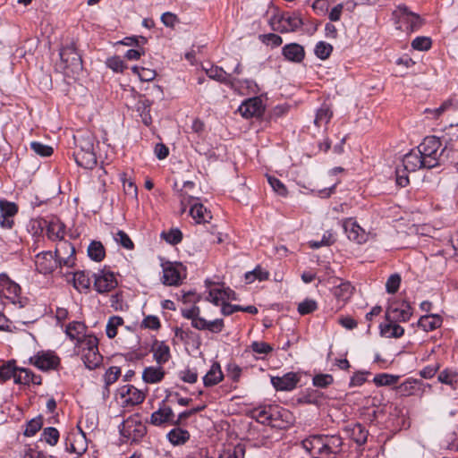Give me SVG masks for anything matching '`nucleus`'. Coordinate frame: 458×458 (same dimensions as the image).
I'll use <instances>...</instances> for the list:
<instances>
[{
  "mask_svg": "<svg viewBox=\"0 0 458 458\" xmlns=\"http://www.w3.org/2000/svg\"><path fill=\"white\" fill-rule=\"evenodd\" d=\"M18 212V207L14 202L0 199V225L3 228L10 229L13 225L12 217Z\"/></svg>",
  "mask_w": 458,
  "mask_h": 458,
  "instance_id": "obj_13",
  "label": "nucleus"
},
{
  "mask_svg": "<svg viewBox=\"0 0 458 458\" xmlns=\"http://www.w3.org/2000/svg\"><path fill=\"white\" fill-rule=\"evenodd\" d=\"M107 66L114 72H123L127 67L119 56H113L106 61Z\"/></svg>",
  "mask_w": 458,
  "mask_h": 458,
  "instance_id": "obj_63",
  "label": "nucleus"
},
{
  "mask_svg": "<svg viewBox=\"0 0 458 458\" xmlns=\"http://www.w3.org/2000/svg\"><path fill=\"white\" fill-rule=\"evenodd\" d=\"M164 239L170 244L175 245L182 239V232L179 229H171L168 233H163Z\"/></svg>",
  "mask_w": 458,
  "mask_h": 458,
  "instance_id": "obj_61",
  "label": "nucleus"
},
{
  "mask_svg": "<svg viewBox=\"0 0 458 458\" xmlns=\"http://www.w3.org/2000/svg\"><path fill=\"white\" fill-rule=\"evenodd\" d=\"M30 361L41 370L54 369L59 364L58 357L50 352H38Z\"/></svg>",
  "mask_w": 458,
  "mask_h": 458,
  "instance_id": "obj_16",
  "label": "nucleus"
},
{
  "mask_svg": "<svg viewBox=\"0 0 458 458\" xmlns=\"http://www.w3.org/2000/svg\"><path fill=\"white\" fill-rule=\"evenodd\" d=\"M167 438L172 445H180L189 440L190 433L186 429L177 427L168 432Z\"/></svg>",
  "mask_w": 458,
  "mask_h": 458,
  "instance_id": "obj_32",
  "label": "nucleus"
},
{
  "mask_svg": "<svg viewBox=\"0 0 458 458\" xmlns=\"http://www.w3.org/2000/svg\"><path fill=\"white\" fill-rule=\"evenodd\" d=\"M282 52L285 59L294 63H301L305 56L304 48L297 43L285 45Z\"/></svg>",
  "mask_w": 458,
  "mask_h": 458,
  "instance_id": "obj_22",
  "label": "nucleus"
},
{
  "mask_svg": "<svg viewBox=\"0 0 458 458\" xmlns=\"http://www.w3.org/2000/svg\"><path fill=\"white\" fill-rule=\"evenodd\" d=\"M403 171L415 172L420 168H426V165L422 159L420 150H411L403 158Z\"/></svg>",
  "mask_w": 458,
  "mask_h": 458,
  "instance_id": "obj_19",
  "label": "nucleus"
},
{
  "mask_svg": "<svg viewBox=\"0 0 458 458\" xmlns=\"http://www.w3.org/2000/svg\"><path fill=\"white\" fill-rule=\"evenodd\" d=\"M64 225L60 221H51L47 226V235L51 241L63 242L64 237Z\"/></svg>",
  "mask_w": 458,
  "mask_h": 458,
  "instance_id": "obj_28",
  "label": "nucleus"
},
{
  "mask_svg": "<svg viewBox=\"0 0 458 458\" xmlns=\"http://www.w3.org/2000/svg\"><path fill=\"white\" fill-rule=\"evenodd\" d=\"M432 41L428 37H417L411 42L413 49L420 51H427L431 47Z\"/></svg>",
  "mask_w": 458,
  "mask_h": 458,
  "instance_id": "obj_53",
  "label": "nucleus"
},
{
  "mask_svg": "<svg viewBox=\"0 0 458 458\" xmlns=\"http://www.w3.org/2000/svg\"><path fill=\"white\" fill-rule=\"evenodd\" d=\"M267 182L272 187L273 191L279 196L285 197L288 193L285 185L275 176L267 175Z\"/></svg>",
  "mask_w": 458,
  "mask_h": 458,
  "instance_id": "obj_51",
  "label": "nucleus"
},
{
  "mask_svg": "<svg viewBox=\"0 0 458 458\" xmlns=\"http://www.w3.org/2000/svg\"><path fill=\"white\" fill-rule=\"evenodd\" d=\"M88 255L94 261L99 262L103 260L106 256L103 244L98 241L91 242L88 247Z\"/></svg>",
  "mask_w": 458,
  "mask_h": 458,
  "instance_id": "obj_39",
  "label": "nucleus"
},
{
  "mask_svg": "<svg viewBox=\"0 0 458 458\" xmlns=\"http://www.w3.org/2000/svg\"><path fill=\"white\" fill-rule=\"evenodd\" d=\"M333 51V47L327 42L319 41L315 47V55L321 60L328 58Z\"/></svg>",
  "mask_w": 458,
  "mask_h": 458,
  "instance_id": "obj_48",
  "label": "nucleus"
},
{
  "mask_svg": "<svg viewBox=\"0 0 458 458\" xmlns=\"http://www.w3.org/2000/svg\"><path fill=\"white\" fill-rule=\"evenodd\" d=\"M147 428L143 423L136 419H128L120 426V433L127 441L138 442L146 434Z\"/></svg>",
  "mask_w": 458,
  "mask_h": 458,
  "instance_id": "obj_5",
  "label": "nucleus"
},
{
  "mask_svg": "<svg viewBox=\"0 0 458 458\" xmlns=\"http://www.w3.org/2000/svg\"><path fill=\"white\" fill-rule=\"evenodd\" d=\"M59 439V432L55 428L48 427L45 428L42 434L40 440H44L48 445L54 446L57 444Z\"/></svg>",
  "mask_w": 458,
  "mask_h": 458,
  "instance_id": "obj_44",
  "label": "nucleus"
},
{
  "mask_svg": "<svg viewBox=\"0 0 458 458\" xmlns=\"http://www.w3.org/2000/svg\"><path fill=\"white\" fill-rule=\"evenodd\" d=\"M74 287L78 290L88 289L90 284V280L83 271H78L73 276Z\"/></svg>",
  "mask_w": 458,
  "mask_h": 458,
  "instance_id": "obj_49",
  "label": "nucleus"
},
{
  "mask_svg": "<svg viewBox=\"0 0 458 458\" xmlns=\"http://www.w3.org/2000/svg\"><path fill=\"white\" fill-rule=\"evenodd\" d=\"M301 446L312 458H335L343 451L344 440L339 435H311Z\"/></svg>",
  "mask_w": 458,
  "mask_h": 458,
  "instance_id": "obj_1",
  "label": "nucleus"
},
{
  "mask_svg": "<svg viewBox=\"0 0 458 458\" xmlns=\"http://www.w3.org/2000/svg\"><path fill=\"white\" fill-rule=\"evenodd\" d=\"M262 100L259 97L250 98L242 103L238 112L244 118L259 116L263 113Z\"/></svg>",
  "mask_w": 458,
  "mask_h": 458,
  "instance_id": "obj_11",
  "label": "nucleus"
},
{
  "mask_svg": "<svg viewBox=\"0 0 458 458\" xmlns=\"http://www.w3.org/2000/svg\"><path fill=\"white\" fill-rule=\"evenodd\" d=\"M442 324V318L438 315H425L419 319L418 325L424 331L428 332L439 327Z\"/></svg>",
  "mask_w": 458,
  "mask_h": 458,
  "instance_id": "obj_29",
  "label": "nucleus"
},
{
  "mask_svg": "<svg viewBox=\"0 0 458 458\" xmlns=\"http://www.w3.org/2000/svg\"><path fill=\"white\" fill-rule=\"evenodd\" d=\"M318 309V304L314 300L306 299L298 305V312L301 315L310 314Z\"/></svg>",
  "mask_w": 458,
  "mask_h": 458,
  "instance_id": "obj_56",
  "label": "nucleus"
},
{
  "mask_svg": "<svg viewBox=\"0 0 458 458\" xmlns=\"http://www.w3.org/2000/svg\"><path fill=\"white\" fill-rule=\"evenodd\" d=\"M335 242V239L333 237V233L330 232H327L324 233L321 241H311L310 242V246L312 249H318L321 246H330Z\"/></svg>",
  "mask_w": 458,
  "mask_h": 458,
  "instance_id": "obj_59",
  "label": "nucleus"
},
{
  "mask_svg": "<svg viewBox=\"0 0 458 458\" xmlns=\"http://www.w3.org/2000/svg\"><path fill=\"white\" fill-rule=\"evenodd\" d=\"M204 70L211 80L223 83L233 90L238 89L240 80L232 77V74L227 73L222 67L212 65L210 68H204Z\"/></svg>",
  "mask_w": 458,
  "mask_h": 458,
  "instance_id": "obj_8",
  "label": "nucleus"
},
{
  "mask_svg": "<svg viewBox=\"0 0 458 458\" xmlns=\"http://www.w3.org/2000/svg\"><path fill=\"white\" fill-rule=\"evenodd\" d=\"M14 382L16 384L29 385L32 383L34 385L41 384L40 376L35 375L32 371L24 368H17Z\"/></svg>",
  "mask_w": 458,
  "mask_h": 458,
  "instance_id": "obj_23",
  "label": "nucleus"
},
{
  "mask_svg": "<svg viewBox=\"0 0 458 458\" xmlns=\"http://www.w3.org/2000/svg\"><path fill=\"white\" fill-rule=\"evenodd\" d=\"M123 319L118 316H113L109 318L106 332L108 338L112 339L117 335V327L123 325Z\"/></svg>",
  "mask_w": 458,
  "mask_h": 458,
  "instance_id": "obj_45",
  "label": "nucleus"
},
{
  "mask_svg": "<svg viewBox=\"0 0 458 458\" xmlns=\"http://www.w3.org/2000/svg\"><path fill=\"white\" fill-rule=\"evenodd\" d=\"M118 392L126 404H140L145 399V394L131 385L123 386Z\"/></svg>",
  "mask_w": 458,
  "mask_h": 458,
  "instance_id": "obj_18",
  "label": "nucleus"
},
{
  "mask_svg": "<svg viewBox=\"0 0 458 458\" xmlns=\"http://www.w3.org/2000/svg\"><path fill=\"white\" fill-rule=\"evenodd\" d=\"M121 375V369L119 367H110L104 375V381L106 384V390L109 395V386L114 384Z\"/></svg>",
  "mask_w": 458,
  "mask_h": 458,
  "instance_id": "obj_42",
  "label": "nucleus"
},
{
  "mask_svg": "<svg viewBox=\"0 0 458 458\" xmlns=\"http://www.w3.org/2000/svg\"><path fill=\"white\" fill-rule=\"evenodd\" d=\"M21 287L18 284L12 281L6 274H0V294L15 304L19 299Z\"/></svg>",
  "mask_w": 458,
  "mask_h": 458,
  "instance_id": "obj_10",
  "label": "nucleus"
},
{
  "mask_svg": "<svg viewBox=\"0 0 458 458\" xmlns=\"http://www.w3.org/2000/svg\"><path fill=\"white\" fill-rule=\"evenodd\" d=\"M181 281L179 271L173 266L165 267L163 269L162 282L166 285H177Z\"/></svg>",
  "mask_w": 458,
  "mask_h": 458,
  "instance_id": "obj_34",
  "label": "nucleus"
},
{
  "mask_svg": "<svg viewBox=\"0 0 458 458\" xmlns=\"http://www.w3.org/2000/svg\"><path fill=\"white\" fill-rule=\"evenodd\" d=\"M94 276V287L99 293H107L117 285L114 275L111 272L99 271L98 274H95Z\"/></svg>",
  "mask_w": 458,
  "mask_h": 458,
  "instance_id": "obj_12",
  "label": "nucleus"
},
{
  "mask_svg": "<svg viewBox=\"0 0 458 458\" xmlns=\"http://www.w3.org/2000/svg\"><path fill=\"white\" fill-rule=\"evenodd\" d=\"M332 114L333 113L328 106H321L317 112L314 120L315 124L318 127L321 126L323 123L327 124L330 121Z\"/></svg>",
  "mask_w": 458,
  "mask_h": 458,
  "instance_id": "obj_46",
  "label": "nucleus"
},
{
  "mask_svg": "<svg viewBox=\"0 0 458 458\" xmlns=\"http://www.w3.org/2000/svg\"><path fill=\"white\" fill-rule=\"evenodd\" d=\"M151 102L148 99H140L136 104L137 112L140 113L142 123L145 125H149L152 122L150 115Z\"/></svg>",
  "mask_w": 458,
  "mask_h": 458,
  "instance_id": "obj_37",
  "label": "nucleus"
},
{
  "mask_svg": "<svg viewBox=\"0 0 458 458\" xmlns=\"http://www.w3.org/2000/svg\"><path fill=\"white\" fill-rule=\"evenodd\" d=\"M393 16L405 25L406 32L419 30L424 24V20L416 13H413L405 4H399L393 12Z\"/></svg>",
  "mask_w": 458,
  "mask_h": 458,
  "instance_id": "obj_4",
  "label": "nucleus"
},
{
  "mask_svg": "<svg viewBox=\"0 0 458 458\" xmlns=\"http://www.w3.org/2000/svg\"><path fill=\"white\" fill-rule=\"evenodd\" d=\"M312 381L315 386L326 388L333 384L334 378L330 374H318L314 376Z\"/></svg>",
  "mask_w": 458,
  "mask_h": 458,
  "instance_id": "obj_54",
  "label": "nucleus"
},
{
  "mask_svg": "<svg viewBox=\"0 0 458 458\" xmlns=\"http://www.w3.org/2000/svg\"><path fill=\"white\" fill-rule=\"evenodd\" d=\"M43 426V419L41 416L31 419L26 423L24 436L33 437Z\"/></svg>",
  "mask_w": 458,
  "mask_h": 458,
  "instance_id": "obj_41",
  "label": "nucleus"
},
{
  "mask_svg": "<svg viewBox=\"0 0 458 458\" xmlns=\"http://www.w3.org/2000/svg\"><path fill=\"white\" fill-rule=\"evenodd\" d=\"M401 284V276L399 274L391 275L386 283V290L388 293H395Z\"/></svg>",
  "mask_w": 458,
  "mask_h": 458,
  "instance_id": "obj_57",
  "label": "nucleus"
},
{
  "mask_svg": "<svg viewBox=\"0 0 458 458\" xmlns=\"http://www.w3.org/2000/svg\"><path fill=\"white\" fill-rule=\"evenodd\" d=\"M78 150L76 152L94 151V138L91 135H82L77 140Z\"/></svg>",
  "mask_w": 458,
  "mask_h": 458,
  "instance_id": "obj_43",
  "label": "nucleus"
},
{
  "mask_svg": "<svg viewBox=\"0 0 458 458\" xmlns=\"http://www.w3.org/2000/svg\"><path fill=\"white\" fill-rule=\"evenodd\" d=\"M36 270L42 275L52 274L60 263L52 251H41L34 259Z\"/></svg>",
  "mask_w": 458,
  "mask_h": 458,
  "instance_id": "obj_6",
  "label": "nucleus"
},
{
  "mask_svg": "<svg viewBox=\"0 0 458 458\" xmlns=\"http://www.w3.org/2000/svg\"><path fill=\"white\" fill-rule=\"evenodd\" d=\"M16 370L17 368H15L11 361L3 365L0 368V380L6 381L12 377L15 379Z\"/></svg>",
  "mask_w": 458,
  "mask_h": 458,
  "instance_id": "obj_55",
  "label": "nucleus"
},
{
  "mask_svg": "<svg viewBox=\"0 0 458 458\" xmlns=\"http://www.w3.org/2000/svg\"><path fill=\"white\" fill-rule=\"evenodd\" d=\"M224 378L221 367L218 363L215 362L203 377V384L206 387H210L217 385Z\"/></svg>",
  "mask_w": 458,
  "mask_h": 458,
  "instance_id": "obj_24",
  "label": "nucleus"
},
{
  "mask_svg": "<svg viewBox=\"0 0 458 458\" xmlns=\"http://www.w3.org/2000/svg\"><path fill=\"white\" fill-rule=\"evenodd\" d=\"M344 229L347 233L349 240L353 241L359 244H361L367 241V233L363 228H361L356 221L352 218H348L344 222Z\"/></svg>",
  "mask_w": 458,
  "mask_h": 458,
  "instance_id": "obj_14",
  "label": "nucleus"
},
{
  "mask_svg": "<svg viewBox=\"0 0 458 458\" xmlns=\"http://www.w3.org/2000/svg\"><path fill=\"white\" fill-rule=\"evenodd\" d=\"M380 333L386 337L399 338L404 334V329L396 322H388L385 325H380Z\"/></svg>",
  "mask_w": 458,
  "mask_h": 458,
  "instance_id": "obj_35",
  "label": "nucleus"
},
{
  "mask_svg": "<svg viewBox=\"0 0 458 458\" xmlns=\"http://www.w3.org/2000/svg\"><path fill=\"white\" fill-rule=\"evenodd\" d=\"M54 253L60 263V267H72L74 265L75 248L71 242L67 241L60 242Z\"/></svg>",
  "mask_w": 458,
  "mask_h": 458,
  "instance_id": "obj_9",
  "label": "nucleus"
},
{
  "mask_svg": "<svg viewBox=\"0 0 458 458\" xmlns=\"http://www.w3.org/2000/svg\"><path fill=\"white\" fill-rule=\"evenodd\" d=\"M412 309L409 302L403 301L401 303H391L386 311V319L388 322H405L410 319Z\"/></svg>",
  "mask_w": 458,
  "mask_h": 458,
  "instance_id": "obj_7",
  "label": "nucleus"
},
{
  "mask_svg": "<svg viewBox=\"0 0 458 458\" xmlns=\"http://www.w3.org/2000/svg\"><path fill=\"white\" fill-rule=\"evenodd\" d=\"M30 148L40 157H49L53 154V148L38 141H32Z\"/></svg>",
  "mask_w": 458,
  "mask_h": 458,
  "instance_id": "obj_52",
  "label": "nucleus"
},
{
  "mask_svg": "<svg viewBox=\"0 0 458 458\" xmlns=\"http://www.w3.org/2000/svg\"><path fill=\"white\" fill-rule=\"evenodd\" d=\"M81 359L89 369H94L98 368L103 360L102 355L99 353L98 349L97 351H83L81 354Z\"/></svg>",
  "mask_w": 458,
  "mask_h": 458,
  "instance_id": "obj_30",
  "label": "nucleus"
},
{
  "mask_svg": "<svg viewBox=\"0 0 458 458\" xmlns=\"http://www.w3.org/2000/svg\"><path fill=\"white\" fill-rule=\"evenodd\" d=\"M440 147L441 141L436 136L426 137L417 147L427 169H432L439 165V159L444 151V149L439 151Z\"/></svg>",
  "mask_w": 458,
  "mask_h": 458,
  "instance_id": "obj_3",
  "label": "nucleus"
},
{
  "mask_svg": "<svg viewBox=\"0 0 458 458\" xmlns=\"http://www.w3.org/2000/svg\"><path fill=\"white\" fill-rule=\"evenodd\" d=\"M86 327L82 322L72 321L66 327L65 333L72 340L80 342L85 336Z\"/></svg>",
  "mask_w": 458,
  "mask_h": 458,
  "instance_id": "obj_31",
  "label": "nucleus"
},
{
  "mask_svg": "<svg viewBox=\"0 0 458 458\" xmlns=\"http://www.w3.org/2000/svg\"><path fill=\"white\" fill-rule=\"evenodd\" d=\"M153 352L154 359L159 365L166 363L171 357L170 348L164 342L158 344L157 346L153 349Z\"/></svg>",
  "mask_w": 458,
  "mask_h": 458,
  "instance_id": "obj_38",
  "label": "nucleus"
},
{
  "mask_svg": "<svg viewBox=\"0 0 458 458\" xmlns=\"http://www.w3.org/2000/svg\"><path fill=\"white\" fill-rule=\"evenodd\" d=\"M420 385V380L408 378L397 386V391L403 396H410L415 394Z\"/></svg>",
  "mask_w": 458,
  "mask_h": 458,
  "instance_id": "obj_36",
  "label": "nucleus"
},
{
  "mask_svg": "<svg viewBox=\"0 0 458 458\" xmlns=\"http://www.w3.org/2000/svg\"><path fill=\"white\" fill-rule=\"evenodd\" d=\"M299 377L294 372H289L283 377H271V384L277 391H291L296 387Z\"/></svg>",
  "mask_w": 458,
  "mask_h": 458,
  "instance_id": "obj_15",
  "label": "nucleus"
},
{
  "mask_svg": "<svg viewBox=\"0 0 458 458\" xmlns=\"http://www.w3.org/2000/svg\"><path fill=\"white\" fill-rule=\"evenodd\" d=\"M250 348L259 354H267L273 351V347L265 342H253Z\"/></svg>",
  "mask_w": 458,
  "mask_h": 458,
  "instance_id": "obj_64",
  "label": "nucleus"
},
{
  "mask_svg": "<svg viewBox=\"0 0 458 458\" xmlns=\"http://www.w3.org/2000/svg\"><path fill=\"white\" fill-rule=\"evenodd\" d=\"M58 67L68 77H74L82 71V59L73 42L61 48Z\"/></svg>",
  "mask_w": 458,
  "mask_h": 458,
  "instance_id": "obj_2",
  "label": "nucleus"
},
{
  "mask_svg": "<svg viewBox=\"0 0 458 458\" xmlns=\"http://www.w3.org/2000/svg\"><path fill=\"white\" fill-rule=\"evenodd\" d=\"M207 300L218 306L222 302H226V300H237V295L235 292L229 287L224 289H211Z\"/></svg>",
  "mask_w": 458,
  "mask_h": 458,
  "instance_id": "obj_20",
  "label": "nucleus"
},
{
  "mask_svg": "<svg viewBox=\"0 0 458 458\" xmlns=\"http://www.w3.org/2000/svg\"><path fill=\"white\" fill-rule=\"evenodd\" d=\"M437 378L440 383L448 385L454 389L457 387L458 373L455 370L445 369L439 373Z\"/></svg>",
  "mask_w": 458,
  "mask_h": 458,
  "instance_id": "obj_40",
  "label": "nucleus"
},
{
  "mask_svg": "<svg viewBox=\"0 0 458 458\" xmlns=\"http://www.w3.org/2000/svg\"><path fill=\"white\" fill-rule=\"evenodd\" d=\"M344 430L358 445H363L367 442L369 432L360 423L350 424Z\"/></svg>",
  "mask_w": 458,
  "mask_h": 458,
  "instance_id": "obj_21",
  "label": "nucleus"
},
{
  "mask_svg": "<svg viewBox=\"0 0 458 458\" xmlns=\"http://www.w3.org/2000/svg\"><path fill=\"white\" fill-rule=\"evenodd\" d=\"M79 343L82 352H89V350L97 351L98 349V340L94 335H85Z\"/></svg>",
  "mask_w": 458,
  "mask_h": 458,
  "instance_id": "obj_50",
  "label": "nucleus"
},
{
  "mask_svg": "<svg viewBox=\"0 0 458 458\" xmlns=\"http://www.w3.org/2000/svg\"><path fill=\"white\" fill-rule=\"evenodd\" d=\"M114 239L115 240L116 242H118L121 246L127 250H131L134 247V244L131 238L129 237V235L122 230H119L115 233Z\"/></svg>",
  "mask_w": 458,
  "mask_h": 458,
  "instance_id": "obj_58",
  "label": "nucleus"
},
{
  "mask_svg": "<svg viewBox=\"0 0 458 458\" xmlns=\"http://www.w3.org/2000/svg\"><path fill=\"white\" fill-rule=\"evenodd\" d=\"M190 214L196 223H208L212 219V215L202 204H193L190 209Z\"/></svg>",
  "mask_w": 458,
  "mask_h": 458,
  "instance_id": "obj_26",
  "label": "nucleus"
},
{
  "mask_svg": "<svg viewBox=\"0 0 458 458\" xmlns=\"http://www.w3.org/2000/svg\"><path fill=\"white\" fill-rule=\"evenodd\" d=\"M174 418L175 416L172 408L163 403L158 410L151 414L150 422L155 426H161L165 423L174 425Z\"/></svg>",
  "mask_w": 458,
  "mask_h": 458,
  "instance_id": "obj_17",
  "label": "nucleus"
},
{
  "mask_svg": "<svg viewBox=\"0 0 458 458\" xmlns=\"http://www.w3.org/2000/svg\"><path fill=\"white\" fill-rule=\"evenodd\" d=\"M245 448L242 445H237L233 450H227L220 454L219 458H244Z\"/></svg>",
  "mask_w": 458,
  "mask_h": 458,
  "instance_id": "obj_60",
  "label": "nucleus"
},
{
  "mask_svg": "<svg viewBox=\"0 0 458 458\" xmlns=\"http://www.w3.org/2000/svg\"><path fill=\"white\" fill-rule=\"evenodd\" d=\"M259 38L264 44L271 45L272 47H279L283 43L282 38L274 33L260 35Z\"/></svg>",
  "mask_w": 458,
  "mask_h": 458,
  "instance_id": "obj_62",
  "label": "nucleus"
},
{
  "mask_svg": "<svg viewBox=\"0 0 458 458\" xmlns=\"http://www.w3.org/2000/svg\"><path fill=\"white\" fill-rule=\"evenodd\" d=\"M399 376L390 375L386 373L377 374L375 376L373 381L377 386H392L397 383Z\"/></svg>",
  "mask_w": 458,
  "mask_h": 458,
  "instance_id": "obj_47",
  "label": "nucleus"
},
{
  "mask_svg": "<svg viewBox=\"0 0 458 458\" xmlns=\"http://www.w3.org/2000/svg\"><path fill=\"white\" fill-rule=\"evenodd\" d=\"M165 377V370L162 367H147L142 372V379L147 384H157Z\"/></svg>",
  "mask_w": 458,
  "mask_h": 458,
  "instance_id": "obj_25",
  "label": "nucleus"
},
{
  "mask_svg": "<svg viewBox=\"0 0 458 458\" xmlns=\"http://www.w3.org/2000/svg\"><path fill=\"white\" fill-rule=\"evenodd\" d=\"M332 292L337 300L344 302L352 297L353 287L349 282H342L340 284L335 286Z\"/></svg>",
  "mask_w": 458,
  "mask_h": 458,
  "instance_id": "obj_33",
  "label": "nucleus"
},
{
  "mask_svg": "<svg viewBox=\"0 0 458 458\" xmlns=\"http://www.w3.org/2000/svg\"><path fill=\"white\" fill-rule=\"evenodd\" d=\"M74 158L78 165L86 169H92L97 165V156L94 151L75 152Z\"/></svg>",
  "mask_w": 458,
  "mask_h": 458,
  "instance_id": "obj_27",
  "label": "nucleus"
}]
</instances>
